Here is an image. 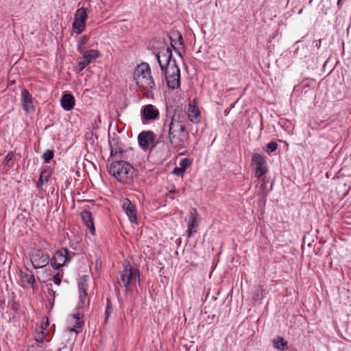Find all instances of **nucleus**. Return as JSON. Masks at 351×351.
<instances>
[{
	"mask_svg": "<svg viewBox=\"0 0 351 351\" xmlns=\"http://www.w3.org/2000/svg\"><path fill=\"white\" fill-rule=\"evenodd\" d=\"M164 132H167V137L170 145L178 151L185 147L189 134L186 129L184 122L180 117L173 115L167 117L162 126Z\"/></svg>",
	"mask_w": 351,
	"mask_h": 351,
	"instance_id": "f257e3e1",
	"label": "nucleus"
},
{
	"mask_svg": "<svg viewBox=\"0 0 351 351\" xmlns=\"http://www.w3.org/2000/svg\"><path fill=\"white\" fill-rule=\"evenodd\" d=\"M134 80L136 85L141 90L152 92L156 85L151 75V69L148 63L142 62L137 65L134 71Z\"/></svg>",
	"mask_w": 351,
	"mask_h": 351,
	"instance_id": "f03ea898",
	"label": "nucleus"
},
{
	"mask_svg": "<svg viewBox=\"0 0 351 351\" xmlns=\"http://www.w3.org/2000/svg\"><path fill=\"white\" fill-rule=\"evenodd\" d=\"M108 172L119 182L130 184L133 182L134 169L129 162L123 160L114 161L111 162Z\"/></svg>",
	"mask_w": 351,
	"mask_h": 351,
	"instance_id": "7ed1b4c3",
	"label": "nucleus"
},
{
	"mask_svg": "<svg viewBox=\"0 0 351 351\" xmlns=\"http://www.w3.org/2000/svg\"><path fill=\"white\" fill-rule=\"evenodd\" d=\"M120 286L125 287L126 295L132 293L136 285H140V274L138 269H133L130 265L124 267L121 274L120 280L118 282Z\"/></svg>",
	"mask_w": 351,
	"mask_h": 351,
	"instance_id": "20e7f679",
	"label": "nucleus"
},
{
	"mask_svg": "<svg viewBox=\"0 0 351 351\" xmlns=\"http://www.w3.org/2000/svg\"><path fill=\"white\" fill-rule=\"evenodd\" d=\"M169 89L175 90L180 87V71L176 60L173 61L172 66H169L167 70L162 71Z\"/></svg>",
	"mask_w": 351,
	"mask_h": 351,
	"instance_id": "39448f33",
	"label": "nucleus"
},
{
	"mask_svg": "<svg viewBox=\"0 0 351 351\" xmlns=\"http://www.w3.org/2000/svg\"><path fill=\"white\" fill-rule=\"evenodd\" d=\"M30 261L35 269H42L50 263V257L45 251L35 249L30 253Z\"/></svg>",
	"mask_w": 351,
	"mask_h": 351,
	"instance_id": "423d86ee",
	"label": "nucleus"
},
{
	"mask_svg": "<svg viewBox=\"0 0 351 351\" xmlns=\"http://www.w3.org/2000/svg\"><path fill=\"white\" fill-rule=\"evenodd\" d=\"M138 142L145 152L152 150L157 145L156 135L152 131L141 132L138 136Z\"/></svg>",
	"mask_w": 351,
	"mask_h": 351,
	"instance_id": "0eeeda50",
	"label": "nucleus"
},
{
	"mask_svg": "<svg viewBox=\"0 0 351 351\" xmlns=\"http://www.w3.org/2000/svg\"><path fill=\"white\" fill-rule=\"evenodd\" d=\"M87 17L86 8L82 7L76 10L72 24L73 32L75 34H80L84 30Z\"/></svg>",
	"mask_w": 351,
	"mask_h": 351,
	"instance_id": "6e6552de",
	"label": "nucleus"
},
{
	"mask_svg": "<svg viewBox=\"0 0 351 351\" xmlns=\"http://www.w3.org/2000/svg\"><path fill=\"white\" fill-rule=\"evenodd\" d=\"M161 71H164L172 66V51L169 47L161 48L160 51L155 55Z\"/></svg>",
	"mask_w": 351,
	"mask_h": 351,
	"instance_id": "1a4fd4ad",
	"label": "nucleus"
},
{
	"mask_svg": "<svg viewBox=\"0 0 351 351\" xmlns=\"http://www.w3.org/2000/svg\"><path fill=\"white\" fill-rule=\"evenodd\" d=\"M70 252L66 248H61L57 250L53 257L50 258V265L55 269H58L69 262L71 258L69 256Z\"/></svg>",
	"mask_w": 351,
	"mask_h": 351,
	"instance_id": "9d476101",
	"label": "nucleus"
},
{
	"mask_svg": "<svg viewBox=\"0 0 351 351\" xmlns=\"http://www.w3.org/2000/svg\"><path fill=\"white\" fill-rule=\"evenodd\" d=\"M82 60L77 62V72L83 71L91 62L100 56V52L96 49H90L88 51L84 50Z\"/></svg>",
	"mask_w": 351,
	"mask_h": 351,
	"instance_id": "9b49d317",
	"label": "nucleus"
},
{
	"mask_svg": "<svg viewBox=\"0 0 351 351\" xmlns=\"http://www.w3.org/2000/svg\"><path fill=\"white\" fill-rule=\"evenodd\" d=\"M159 110L152 104H147L141 110V117L144 122L159 119Z\"/></svg>",
	"mask_w": 351,
	"mask_h": 351,
	"instance_id": "f8f14e48",
	"label": "nucleus"
},
{
	"mask_svg": "<svg viewBox=\"0 0 351 351\" xmlns=\"http://www.w3.org/2000/svg\"><path fill=\"white\" fill-rule=\"evenodd\" d=\"M252 162L256 165L255 176L260 178L267 172L266 161L263 156L260 154H254L252 156Z\"/></svg>",
	"mask_w": 351,
	"mask_h": 351,
	"instance_id": "ddd939ff",
	"label": "nucleus"
},
{
	"mask_svg": "<svg viewBox=\"0 0 351 351\" xmlns=\"http://www.w3.org/2000/svg\"><path fill=\"white\" fill-rule=\"evenodd\" d=\"M19 278L22 283V287H29L34 289L36 282L35 277L33 272L29 269L25 267L23 269L21 270L19 272Z\"/></svg>",
	"mask_w": 351,
	"mask_h": 351,
	"instance_id": "4468645a",
	"label": "nucleus"
},
{
	"mask_svg": "<svg viewBox=\"0 0 351 351\" xmlns=\"http://www.w3.org/2000/svg\"><path fill=\"white\" fill-rule=\"evenodd\" d=\"M122 208L128 217L130 222L136 223L137 215L135 205L133 204L128 199H125L122 204Z\"/></svg>",
	"mask_w": 351,
	"mask_h": 351,
	"instance_id": "2eb2a0df",
	"label": "nucleus"
},
{
	"mask_svg": "<svg viewBox=\"0 0 351 351\" xmlns=\"http://www.w3.org/2000/svg\"><path fill=\"white\" fill-rule=\"evenodd\" d=\"M21 102L23 110L26 112H30L34 110L32 97L27 89H23L21 91Z\"/></svg>",
	"mask_w": 351,
	"mask_h": 351,
	"instance_id": "dca6fc26",
	"label": "nucleus"
},
{
	"mask_svg": "<svg viewBox=\"0 0 351 351\" xmlns=\"http://www.w3.org/2000/svg\"><path fill=\"white\" fill-rule=\"evenodd\" d=\"M110 148V156L116 157L117 158H123V151L121 148V144L117 138H112L108 141Z\"/></svg>",
	"mask_w": 351,
	"mask_h": 351,
	"instance_id": "f3484780",
	"label": "nucleus"
},
{
	"mask_svg": "<svg viewBox=\"0 0 351 351\" xmlns=\"http://www.w3.org/2000/svg\"><path fill=\"white\" fill-rule=\"evenodd\" d=\"M81 219L92 235L95 234V228L93 223V217L90 212L83 210L81 214Z\"/></svg>",
	"mask_w": 351,
	"mask_h": 351,
	"instance_id": "a211bd4d",
	"label": "nucleus"
},
{
	"mask_svg": "<svg viewBox=\"0 0 351 351\" xmlns=\"http://www.w3.org/2000/svg\"><path fill=\"white\" fill-rule=\"evenodd\" d=\"M197 213L195 208H192L190 210L189 219L190 222L188 225V237H191L194 233L196 232V228L198 226L197 222Z\"/></svg>",
	"mask_w": 351,
	"mask_h": 351,
	"instance_id": "6ab92c4d",
	"label": "nucleus"
},
{
	"mask_svg": "<svg viewBox=\"0 0 351 351\" xmlns=\"http://www.w3.org/2000/svg\"><path fill=\"white\" fill-rule=\"evenodd\" d=\"M60 103L62 108L64 110L69 111L73 108L75 104V99L71 93H65L62 96Z\"/></svg>",
	"mask_w": 351,
	"mask_h": 351,
	"instance_id": "aec40b11",
	"label": "nucleus"
},
{
	"mask_svg": "<svg viewBox=\"0 0 351 351\" xmlns=\"http://www.w3.org/2000/svg\"><path fill=\"white\" fill-rule=\"evenodd\" d=\"M82 315L80 313H75L73 315L72 322L73 325L68 326V330L69 332H75V334H78L77 329L81 328L83 326L84 321L82 320Z\"/></svg>",
	"mask_w": 351,
	"mask_h": 351,
	"instance_id": "412c9836",
	"label": "nucleus"
},
{
	"mask_svg": "<svg viewBox=\"0 0 351 351\" xmlns=\"http://www.w3.org/2000/svg\"><path fill=\"white\" fill-rule=\"evenodd\" d=\"M49 325V322L47 317L45 318V320L43 321L40 327L39 330H36L35 332V340L38 343H43L45 340V334L47 330Z\"/></svg>",
	"mask_w": 351,
	"mask_h": 351,
	"instance_id": "4be33fe9",
	"label": "nucleus"
},
{
	"mask_svg": "<svg viewBox=\"0 0 351 351\" xmlns=\"http://www.w3.org/2000/svg\"><path fill=\"white\" fill-rule=\"evenodd\" d=\"M79 299L78 308L82 311L88 308L90 304V300L88 297L87 291H79Z\"/></svg>",
	"mask_w": 351,
	"mask_h": 351,
	"instance_id": "5701e85b",
	"label": "nucleus"
},
{
	"mask_svg": "<svg viewBox=\"0 0 351 351\" xmlns=\"http://www.w3.org/2000/svg\"><path fill=\"white\" fill-rule=\"evenodd\" d=\"M173 36L176 37V39H173L171 37H170L171 39V45L173 48L176 53L181 58H182L181 53L175 47L176 45H179L181 46H184V41L182 39V34L179 32H176L173 34Z\"/></svg>",
	"mask_w": 351,
	"mask_h": 351,
	"instance_id": "b1692460",
	"label": "nucleus"
},
{
	"mask_svg": "<svg viewBox=\"0 0 351 351\" xmlns=\"http://www.w3.org/2000/svg\"><path fill=\"white\" fill-rule=\"evenodd\" d=\"M273 346L279 351H285L288 348L287 341L282 337H278L272 341Z\"/></svg>",
	"mask_w": 351,
	"mask_h": 351,
	"instance_id": "393cba45",
	"label": "nucleus"
},
{
	"mask_svg": "<svg viewBox=\"0 0 351 351\" xmlns=\"http://www.w3.org/2000/svg\"><path fill=\"white\" fill-rule=\"evenodd\" d=\"M188 116L191 122L197 123L199 121L200 112L195 106L189 105Z\"/></svg>",
	"mask_w": 351,
	"mask_h": 351,
	"instance_id": "a878e982",
	"label": "nucleus"
},
{
	"mask_svg": "<svg viewBox=\"0 0 351 351\" xmlns=\"http://www.w3.org/2000/svg\"><path fill=\"white\" fill-rule=\"evenodd\" d=\"M88 276L83 275L80 277L78 282V291H87L88 289Z\"/></svg>",
	"mask_w": 351,
	"mask_h": 351,
	"instance_id": "bb28decb",
	"label": "nucleus"
},
{
	"mask_svg": "<svg viewBox=\"0 0 351 351\" xmlns=\"http://www.w3.org/2000/svg\"><path fill=\"white\" fill-rule=\"evenodd\" d=\"M88 41V37L86 35H84L79 38V40L77 41V47L78 51L80 53H82L84 50H85V49H86L85 45L87 44Z\"/></svg>",
	"mask_w": 351,
	"mask_h": 351,
	"instance_id": "cd10ccee",
	"label": "nucleus"
},
{
	"mask_svg": "<svg viewBox=\"0 0 351 351\" xmlns=\"http://www.w3.org/2000/svg\"><path fill=\"white\" fill-rule=\"evenodd\" d=\"M47 292H48V295H49L47 296L48 300H49V304L51 305V306H53L54 300L56 298V291L52 289L51 284L47 285Z\"/></svg>",
	"mask_w": 351,
	"mask_h": 351,
	"instance_id": "c85d7f7f",
	"label": "nucleus"
},
{
	"mask_svg": "<svg viewBox=\"0 0 351 351\" xmlns=\"http://www.w3.org/2000/svg\"><path fill=\"white\" fill-rule=\"evenodd\" d=\"M191 165V160L188 158H184L180 160L179 165L182 169H186Z\"/></svg>",
	"mask_w": 351,
	"mask_h": 351,
	"instance_id": "c756f323",
	"label": "nucleus"
},
{
	"mask_svg": "<svg viewBox=\"0 0 351 351\" xmlns=\"http://www.w3.org/2000/svg\"><path fill=\"white\" fill-rule=\"evenodd\" d=\"M112 311H113V308H112L111 302H110V299H107V304H106V311H105L106 321L108 320V317L112 313Z\"/></svg>",
	"mask_w": 351,
	"mask_h": 351,
	"instance_id": "7c9ffc66",
	"label": "nucleus"
},
{
	"mask_svg": "<svg viewBox=\"0 0 351 351\" xmlns=\"http://www.w3.org/2000/svg\"><path fill=\"white\" fill-rule=\"evenodd\" d=\"M54 156V153L53 150H47L43 155V158L45 162H48L50 160H51Z\"/></svg>",
	"mask_w": 351,
	"mask_h": 351,
	"instance_id": "2f4dec72",
	"label": "nucleus"
},
{
	"mask_svg": "<svg viewBox=\"0 0 351 351\" xmlns=\"http://www.w3.org/2000/svg\"><path fill=\"white\" fill-rule=\"evenodd\" d=\"M50 176H51V173L49 170L43 169L40 172L39 178H40V180H43L45 182H48Z\"/></svg>",
	"mask_w": 351,
	"mask_h": 351,
	"instance_id": "473e14b6",
	"label": "nucleus"
},
{
	"mask_svg": "<svg viewBox=\"0 0 351 351\" xmlns=\"http://www.w3.org/2000/svg\"><path fill=\"white\" fill-rule=\"evenodd\" d=\"M278 148V144L276 142H270L267 145V152L271 153L276 151Z\"/></svg>",
	"mask_w": 351,
	"mask_h": 351,
	"instance_id": "72a5a7b5",
	"label": "nucleus"
},
{
	"mask_svg": "<svg viewBox=\"0 0 351 351\" xmlns=\"http://www.w3.org/2000/svg\"><path fill=\"white\" fill-rule=\"evenodd\" d=\"M13 157H14L13 152H8L4 158L3 163L4 165H7L10 161H11L12 160Z\"/></svg>",
	"mask_w": 351,
	"mask_h": 351,
	"instance_id": "f704fd0d",
	"label": "nucleus"
},
{
	"mask_svg": "<svg viewBox=\"0 0 351 351\" xmlns=\"http://www.w3.org/2000/svg\"><path fill=\"white\" fill-rule=\"evenodd\" d=\"M53 282L55 285H60V283H61V276L59 274L55 275L53 277Z\"/></svg>",
	"mask_w": 351,
	"mask_h": 351,
	"instance_id": "c9c22d12",
	"label": "nucleus"
},
{
	"mask_svg": "<svg viewBox=\"0 0 351 351\" xmlns=\"http://www.w3.org/2000/svg\"><path fill=\"white\" fill-rule=\"evenodd\" d=\"M184 171L180 167H175L173 170V173L177 176H181Z\"/></svg>",
	"mask_w": 351,
	"mask_h": 351,
	"instance_id": "e433bc0d",
	"label": "nucleus"
},
{
	"mask_svg": "<svg viewBox=\"0 0 351 351\" xmlns=\"http://www.w3.org/2000/svg\"><path fill=\"white\" fill-rule=\"evenodd\" d=\"M45 182L43 180H40V178H39V180H38V182L36 183V187L38 189L40 188Z\"/></svg>",
	"mask_w": 351,
	"mask_h": 351,
	"instance_id": "4c0bfd02",
	"label": "nucleus"
},
{
	"mask_svg": "<svg viewBox=\"0 0 351 351\" xmlns=\"http://www.w3.org/2000/svg\"><path fill=\"white\" fill-rule=\"evenodd\" d=\"M337 6L339 7V8L341 7V0H338Z\"/></svg>",
	"mask_w": 351,
	"mask_h": 351,
	"instance_id": "58836bf2",
	"label": "nucleus"
},
{
	"mask_svg": "<svg viewBox=\"0 0 351 351\" xmlns=\"http://www.w3.org/2000/svg\"><path fill=\"white\" fill-rule=\"evenodd\" d=\"M321 40H319V43H317V47H319L320 45Z\"/></svg>",
	"mask_w": 351,
	"mask_h": 351,
	"instance_id": "ea45409f",
	"label": "nucleus"
}]
</instances>
